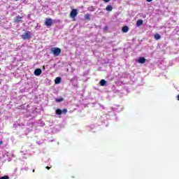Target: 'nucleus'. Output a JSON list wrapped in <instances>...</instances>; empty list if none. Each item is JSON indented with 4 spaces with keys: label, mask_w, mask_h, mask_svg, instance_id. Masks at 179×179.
Here are the masks:
<instances>
[{
    "label": "nucleus",
    "mask_w": 179,
    "mask_h": 179,
    "mask_svg": "<svg viewBox=\"0 0 179 179\" xmlns=\"http://www.w3.org/2000/svg\"><path fill=\"white\" fill-rule=\"evenodd\" d=\"M51 52H52L53 55L55 57H58L62 52L61 48H51Z\"/></svg>",
    "instance_id": "f257e3e1"
},
{
    "label": "nucleus",
    "mask_w": 179,
    "mask_h": 179,
    "mask_svg": "<svg viewBox=\"0 0 179 179\" xmlns=\"http://www.w3.org/2000/svg\"><path fill=\"white\" fill-rule=\"evenodd\" d=\"M78 10L76 8H73L70 13V17L73 19V20H75V18L78 16Z\"/></svg>",
    "instance_id": "f03ea898"
},
{
    "label": "nucleus",
    "mask_w": 179,
    "mask_h": 179,
    "mask_svg": "<svg viewBox=\"0 0 179 179\" xmlns=\"http://www.w3.org/2000/svg\"><path fill=\"white\" fill-rule=\"evenodd\" d=\"M21 37L23 40H30V38H31V36L30 35V31H27L24 33L21 36Z\"/></svg>",
    "instance_id": "7ed1b4c3"
},
{
    "label": "nucleus",
    "mask_w": 179,
    "mask_h": 179,
    "mask_svg": "<svg viewBox=\"0 0 179 179\" xmlns=\"http://www.w3.org/2000/svg\"><path fill=\"white\" fill-rule=\"evenodd\" d=\"M23 16L20 17V15H17L14 18V23H23Z\"/></svg>",
    "instance_id": "20e7f679"
},
{
    "label": "nucleus",
    "mask_w": 179,
    "mask_h": 179,
    "mask_svg": "<svg viewBox=\"0 0 179 179\" xmlns=\"http://www.w3.org/2000/svg\"><path fill=\"white\" fill-rule=\"evenodd\" d=\"M45 24L48 27H50V26H52V19H51V18H45Z\"/></svg>",
    "instance_id": "39448f33"
},
{
    "label": "nucleus",
    "mask_w": 179,
    "mask_h": 179,
    "mask_svg": "<svg viewBox=\"0 0 179 179\" xmlns=\"http://www.w3.org/2000/svg\"><path fill=\"white\" fill-rule=\"evenodd\" d=\"M138 64H145L146 62V59L145 57H139L138 60Z\"/></svg>",
    "instance_id": "423d86ee"
},
{
    "label": "nucleus",
    "mask_w": 179,
    "mask_h": 179,
    "mask_svg": "<svg viewBox=\"0 0 179 179\" xmlns=\"http://www.w3.org/2000/svg\"><path fill=\"white\" fill-rule=\"evenodd\" d=\"M34 73L36 75V76H40V74L41 73V69H35Z\"/></svg>",
    "instance_id": "0eeeda50"
},
{
    "label": "nucleus",
    "mask_w": 179,
    "mask_h": 179,
    "mask_svg": "<svg viewBox=\"0 0 179 179\" xmlns=\"http://www.w3.org/2000/svg\"><path fill=\"white\" fill-rule=\"evenodd\" d=\"M62 80V78H61V77H57L55 80V85H59Z\"/></svg>",
    "instance_id": "6e6552de"
},
{
    "label": "nucleus",
    "mask_w": 179,
    "mask_h": 179,
    "mask_svg": "<svg viewBox=\"0 0 179 179\" xmlns=\"http://www.w3.org/2000/svg\"><path fill=\"white\" fill-rule=\"evenodd\" d=\"M142 24H143V20H137V22L136 23V26L137 27H139L142 26Z\"/></svg>",
    "instance_id": "1a4fd4ad"
},
{
    "label": "nucleus",
    "mask_w": 179,
    "mask_h": 179,
    "mask_svg": "<svg viewBox=\"0 0 179 179\" xmlns=\"http://www.w3.org/2000/svg\"><path fill=\"white\" fill-rule=\"evenodd\" d=\"M129 30V28L127 26H124L122 28V33H128Z\"/></svg>",
    "instance_id": "9d476101"
},
{
    "label": "nucleus",
    "mask_w": 179,
    "mask_h": 179,
    "mask_svg": "<svg viewBox=\"0 0 179 179\" xmlns=\"http://www.w3.org/2000/svg\"><path fill=\"white\" fill-rule=\"evenodd\" d=\"M99 85L101 86H106V85H107V81H106V80H101L99 82Z\"/></svg>",
    "instance_id": "9b49d317"
},
{
    "label": "nucleus",
    "mask_w": 179,
    "mask_h": 179,
    "mask_svg": "<svg viewBox=\"0 0 179 179\" xmlns=\"http://www.w3.org/2000/svg\"><path fill=\"white\" fill-rule=\"evenodd\" d=\"M154 38H155V40H160V38H162V36H160L159 34H155L154 35Z\"/></svg>",
    "instance_id": "f8f14e48"
},
{
    "label": "nucleus",
    "mask_w": 179,
    "mask_h": 179,
    "mask_svg": "<svg viewBox=\"0 0 179 179\" xmlns=\"http://www.w3.org/2000/svg\"><path fill=\"white\" fill-rule=\"evenodd\" d=\"M61 101H64V98L63 97L55 99V102L56 103H61Z\"/></svg>",
    "instance_id": "ddd939ff"
},
{
    "label": "nucleus",
    "mask_w": 179,
    "mask_h": 179,
    "mask_svg": "<svg viewBox=\"0 0 179 179\" xmlns=\"http://www.w3.org/2000/svg\"><path fill=\"white\" fill-rule=\"evenodd\" d=\"M106 10L108 12H111L113 10V6L111 5H108L106 6Z\"/></svg>",
    "instance_id": "4468645a"
},
{
    "label": "nucleus",
    "mask_w": 179,
    "mask_h": 179,
    "mask_svg": "<svg viewBox=\"0 0 179 179\" xmlns=\"http://www.w3.org/2000/svg\"><path fill=\"white\" fill-rule=\"evenodd\" d=\"M56 114H57V115H61V114H62V110H61V109H59V108L57 109V110H56Z\"/></svg>",
    "instance_id": "2eb2a0df"
},
{
    "label": "nucleus",
    "mask_w": 179,
    "mask_h": 179,
    "mask_svg": "<svg viewBox=\"0 0 179 179\" xmlns=\"http://www.w3.org/2000/svg\"><path fill=\"white\" fill-rule=\"evenodd\" d=\"M85 17L86 20H90V14H86Z\"/></svg>",
    "instance_id": "dca6fc26"
},
{
    "label": "nucleus",
    "mask_w": 179,
    "mask_h": 179,
    "mask_svg": "<svg viewBox=\"0 0 179 179\" xmlns=\"http://www.w3.org/2000/svg\"><path fill=\"white\" fill-rule=\"evenodd\" d=\"M63 113V114H66L68 113V109L64 108L62 110V113Z\"/></svg>",
    "instance_id": "f3484780"
},
{
    "label": "nucleus",
    "mask_w": 179,
    "mask_h": 179,
    "mask_svg": "<svg viewBox=\"0 0 179 179\" xmlns=\"http://www.w3.org/2000/svg\"><path fill=\"white\" fill-rule=\"evenodd\" d=\"M0 179H9V176H4L2 177L0 176Z\"/></svg>",
    "instance_id": "a211bd4d"
},
{
    "label": "nucleus",
    "mask_w": 179,
    "mask_h": 179,
    "mask_svg": "<svg viewBox=\"0 0 179 179\" xmlns=\"http://www.w3.org/2000/svg\"><path fill=\"white\" fill-rule=\"evenodd\" d=\"M1 145H3V141H2V140L0 141V146H1Z\"/></svg>",
    "instance_id": "6ab92c4d"
},
{
    "label": "nucleus",
    "mask_w": 179,
    "mask_h": 179,
    "mask_svg": "<svg viewBox=\"0 0 179 179\" xmlns=\"http://www.w3.org/2000/svg\"><path fill=\"white\" fill-rule=\"evenodd\" d=\"M103 2H110V0H103Z\"/></svg>",
    "instance_id": "aec40b11"
},
{
    "label": "nucleus",
    "mask_w": 179,
    "mask_h": 179,
    "mask_svg": "<svg viewBox=\"0 0 179 179\" xmlns=\"http://www.w3.org/2000/svg\"><path fill=\"white\" fill-rule=\"evenodd\" d=\"M46 169H47V170H50V169H51V167H50V166H46Z\"/></svg>",
    "instance_id": "412c9836"
},
{
    "label": "nucleus",
    "mask_w": 179,
    "mask_h": 179,
    "mask_svg": "<svg viewBox=\"0 0 179 179\" xmlns=\"http://www.w3.org/2000/svg\"><path fill=\"white\" fill-rule=\"evenodd\" d=\"M177 100L179 101V94L177 96Z\"/></svg>",
    "instance_id": "4be33fe9"
},
{
    "label": "nucleus",
    "mask_w": 179,
    "mask_h": 179,
    "mask_svg": "<svg viewBox=\"0 0 179 179\" xmlns=\"http://www.w3.org/2000/svg\"><path fill=\"white\" fill-rule=\"evenodd\" d=\"M153 0H147V2H152Z\"/></svg>",
    "instance_id": "5701e85b"
},
{
    "label": "nucleus",
    "mask_w": 179,
    "mask_h": 179,
    "mask_svg": "<svg viewBox=\"0 0 179 179\" xmlns=\"http://www.w3.org/2000/svg\"><path fill=\"white\" fill-rule=\"evenodd\" d=\"M32 171H33V173H34V169Z\"/></svg>",
    "instance_id": "b1692460"
},
{
    "label": "nucleus",
    "mask_w": 179,
    "mask_h": 179,
    "mask_svg": "<svg viewBox=\"0 0 179 179\" xmlns=\"http://www.w3.org/2000/svg\"><path fill=\"white\" fill-rule=\"evenodd\" d=\"M15 1H19V0H15Z\"/></svg>",
    "instance_id": "393cba45"
}]
</instances>
